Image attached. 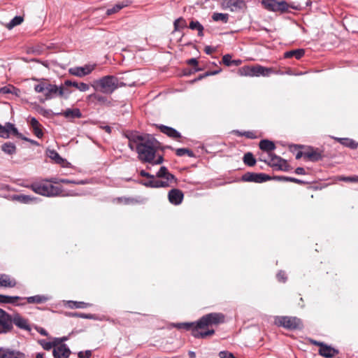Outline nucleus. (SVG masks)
<instances>
[{"label": "nucleus", "instance_id": "1", "mask_svg": "<svg viewBox=\"0 0 358 358\" xmlns=\"http://www.w3.org/2000/svg\"><path fill=\"white\" fill-rule=\"evenodd\" d=\"M224 322V315L220 313H212L201 317L196 323H178L175 326L178 329L192 330V334L197 338H204L215 334L214 329L209 328Z\"/></svg>", "mask_w": 358, "mask_h": 358}, {"label": "nucleus", "instance_id": "2", "mask_svg": "<svg viewBox=\"0 0 358 358\" xmlns=\"http://www.w3.org/2000/svg\"><path fill=\"white\" fill-rule=\"evenodd\" d=\"M132 140L136 143V151L140 161L151 164H160L163 162L164 159L161 155L155 160L158 141L154 137L150 135L136 136Z\"/></svg>", "mask_w": 358, "mask_h": 358}, {"label": "nucleus", "instance_id": "3", "mask_svg": "<svg viewBox=\"0 0 358 358\" xmlns=\"http://www.w3.org/2000/svg\"><path fill=\"white\" fill-rule=\"evenodd\" d=\"M131 86L132 84H127L113 76H106L94 82L93 87L96 90H99L104 94H112L116 89L123 86Z\"/></svg>", "mask_w": 358, "mask_h": 358}, {"label": "nucleus", "instance_id": "4", "mask_svg": "<svg viewBox=\"0 0 358 358\" xmlns=\"http://www.w3.org/2000/svg\"><path fill=\"white\" fill-rule=\"evenodd\" d=\"M28 187L31 188L35 193L48 197L69 195V194H63L62 187L55 186L46 180L34 182L30 186H28Z\"/></svg>", "mask_w": 358, "mask_h": 358}, {"label": "nucleus", "instance_id": "5", "mask_svg": "<svg viewBox=\"0 0 358 358\" xmlns=\"http://www.w3.org/2000/svg\"><path fill=\"white\" fill-rule=\"evenodd\" d=\"M156 176L157 178H160V180H154L153 178L145 182L144 185L155 188L167 187L176 182L175 176L169 173L167 168L165 166H162Z\"/></svg>", "mask_w": 358, "mask_h": 358}, {"label": "nucleus", "instance_id": "6", "mask_svg": "<svg viewBox=\"0 0 358 358\" xmlns=\"http://www.w3.org/2000/svg\"><path fill=\"white\" fill-rule=\"evenodd\" d=\"M273 72V69L265 67L259 64L254 66H244L238 69V73L241 76L259 77L269 76Z\"/></svg>", "mask_w": 358, "mask_h": 358}, {"label": "nucleus", "instance_id": "7", "mask_svg": "<svg viewBox=\"0 0 358 358\" xmlns=\"http://www.w3.org/2000/svg\"><path fill=\"white\" fill-rule=\"evenodd\" d=\"M262 5L265 9L272 12L285 13L289 10V8L299 10V6H294L293 4H288L285 1H277L275 0H262Z\"/></svg>", "mask_w": 358, "mask_h": 358}, {"label": "nucleus", "instance_id": "8", "mask_svg": "<svg viewBox=\"0 0 358 358\" xmlns=\"http://www.w3.org/2000/svg\"><path fill=\"white\" fill-rule=\"evenodd\" d=\"M278 326L287 329H296L301 327V321L296 317L279 316L275 320Z\"/></svg>", "mask_w": 358, "mask_h": 358}, {"label": "nucleus", "instance_id": "9", "mask_svg": "<svg viewBox=\"0 0 358 358\" xmlns=\"http://www.w3.org/2000/svg\"><path fill=\"white\" fill-rule=\"evenodd\" d=\"M94 68V64H86L84 66H75L70 68L69 72L73 76L82 78L91 73Z\"/></svg>", "mask_w": 358, "mask_h": 358}, {"label": "nucleus", "instance_id": "10", "mask_svg": "<svg viewBox=\"0 0 358 358\" xmlns=\"http://www.w3.org/2000/svg\"><path fill=\"white\" fill-rule=\"evenodd\" d=\"M270 176L265 173H256L248 172L242 176V180L245 182H263L270 180Z\"/></svg>", "mask_w": 358, "mask_h": 358}, {"label": "nucleus", "instance_id": "11", "mask_svg": "<svg viewBox=\"0 0 358 358\" xmlns=\"http://www.w3.org/2000/svg\"><path fill=\"white\" fill-rule=\"evenodd\" d=\"M11 136L22 138V134L19 133L15 125L12 123L7 122L4 126H1V138H8Z\"/></svg>", "mask_w": 358, "mask_h": 358}, {"label": "nucleus", "instance_id": "12", "mask_svg": "<svg viewBox=\"0 0 358 358\" xmlns=\"http://www.w3.org/2000/svg\"><path fill=\"white\" fill-rule=\"evenodd\" d=\"M269 160L268 165L272 167H276L280 170L285 171L287 166V161L280 157L275 155L273 153H268Z\"/></svg>", "mask_w": 358, "mask_h": 358}, {"label": "nucleus", "instance_id": "13", "mask_svg": "<svg viewBox=\"0 0 358 358\" xmlns=\"http://www.w3.org/2000/svg\"><path fill=\"white\" fill-rule=\"evenodd\" d=\"M57 95L61 96L64 95V88L59 87L56 85L47 84L44 93L45 99H51Z\"/></svg>", "mask_w": 358, "mask_h": 358}, {"label": "nucleus", "instance_id": "14", "mask_svg": "<svg viewBox=\"0 0 358 358\" xmlns=\"http://www.w3.org/2000/svg\"><path fill=\"white\" fill-rule=\"evenodd\" d=\"M71 350L66 344H59V341L57 342L52 351L55 358H69Z\"/></svg>", "mask_w": 358, "mask_h": 358}, {"label": "nucleus", "instance_id": "15", "mask_svg": "<svg viewBox=\"0 0 358 358\" xmlns=\"http://www.w3.org/2000/svg\"><path fill=\"white\" fill-rule=\"evenodd\" d=\"M314 343L320 347L319 350V354L324 357L331 358L338 353L337 350L322 343L315 341Z\"/></svg>", "mask_w": 358, "mask_h": 358}, {"label": "nucleus", "instance_id": "16", "mask_svg": "<svg viewBox=\"0 0 358 358\" xmlns=\"http://www.w3.org/2000/svg\"><path fill=\"white\" fill-rule=\"evenodd\" d=\"M13 317L1 309V333H6L13 329Z\"/></svg>", "mask_w": 358, "mask_h": 358}, {"label": "nucleus", "instance_id": "17", "mask_svg": "<svg viewBox=\"0 0 358 358\" xmlns=\"http://www.w3.org/2000/svg\"><path fill=\"white\" fill-rule=\"evenodd\" d=\"M184 194L182 192L178 189H172L169 192L168 198L171 203L173 205H179L183 200Z\"/></svg>", "mask_w": 358, "mask_h": 358}, {"label": "nucleus", "instance_id": "18", "mask_svg": "<svg viewBox=\"0 0 358 358\" xmlns=\"http://www.w3.org/2000/svg\"><path fill=\"white\" fill-rule=\"evenodd\" d=\"M161 132L167 135L169 137H171L173 139H178L181 137L180 134L175 129L165 126L163 124H159L157 126Z\"/></svg>", "mask_w": 358, "mask_h": 358}, {"label": "nucleus", "instance_id": "19", "mask_svg": "<svg viewBox=\"0 0 358 358\" xmlns=\"http://www.w3.org/2000/svg\"><path fill=\"white\" fill-rule=\"evenodd\" d=\"M13 323L21 329L31 331L28 320L22 317L19 314L13 315Z\"/></svg>", "mask_w": 358, "mask_h": 358}, {"label": "nucleus", "instance_id": "20", "mask_svg": "<svg viewBox=\"0 0 358 358\" xmlns=\"http://www.w3.org/2000/svg\"><path fill=\"white\" fill-rule=\"evenodd\" d=\"M24 353L13 350L1 348V358H24Z\"/></svg>", "mask_w": 358, "mask_h": 358}, {"label": "nucleus", "instance_id": "21", "mask_svg": "<svg viewBox=\"0 0 358 358\" xmlns=\"http://www.w3.org/2000/svg\"><path fill=\"white\" fill-rule=\"evenodd\" d=\"M223 7L229 8L231 11L237 8H241L243 6V0H223Z\"/></svg>", "mask_w": 358, "mask_h": 358}, {"label": "nucleus", "instance_id": "22", "mask_svg": "<svg viewBox=\"0 0 358 358\" xmlns=\"http://www.w3.org/2000/svg\"><path fill=\"white\" fill-rule=\"evenodd\" d=\"M64 83L66 86H73L80 92H86L90 89L89 85L85 83H77L76 81L67 80Z\"/></svg>", "mask_w": 358, "mask_h": 358}, {"label": "nucleus", "instance_id": "23", "mask_svg": "<svg viewBox=\"0 0 358 358\" xmlns=\"http://www.w3.org/2000/svg\"><path fill=\"white\" fill-rule=\"evenodd\" d=\"M259 146L262 150L268 153H271L270 152L275 148L274 143L268 140H262L259 142Z\"/></svg>", "mask_w": 358, "mask_h": 358}, {"label": "nucleus", "instance_id": "24", "mask_svg": "<svg viewBox=\"0 0 358 358\" xmlns=\"http://www.w3.org/2000/svg\"><path fill=\"white\" fill-rule=\"evenodd\" d=\"M63 115L66 118H80L82 117V113L78 108H69L66 109Z\"/></svg>", "mask_w": 358, "mask_h": 358}, {"label": "nucleus", "instance_id": "25", "mask_svg": "<svg viewBox=\"0 0 358 358\" xmlns=\"http://www.w3.org/2000/svg\"><path fill=\"white\" fill-rule=\"evenodd\" d=\"M305 54V50L303 49H296L290 51L285 52L284 53V57L285 58H290L294 57L296 59H301Z\"/></svg>", "mask_w": 358, "mask_h": 358}, {"label": "nucleus", "instance_id": "26", "mask_svg": "<svg viewBox=\"0 0 358 358\" xmlns=\"http://www.w3.org/2000/svg\"><path fill=\"white\" fill-rule=\"evenodd\" d=\"M16 285V281L6 274H1V287H13Z\"/></svg>", "mask_w": 358, "mask_h": 358}, {"label": "nucleus", "instance_id": "27", "mask_svg": "<svg viewBox=\"0 0 358 358\" xmlns=\"http://www.w3.org/2000/svg\"><path fill=\"white\" fill-rule=\"evenodd\" d=\"M16 146L14 143L11 142L5 143L1 145V150H3L6 154L9 155H13L16 153Z\"/></svg>", "mask_w": 358, "mask_h": 358}, {"label": "nucleus", "instance_id": "28", "mask_svg": "<svg viewBox=\"0 0 358 358\" xmlns=\"http://www.w3.org/2000/svg\"><path fill=\"white\" fill-rule=\"evenodd\" d=\"M20 90L12 85H8L1 87V94H10L12 95L19 96Z\"/></svg>", "mask_w": 358, "mask_h": 358}, {"label": "nucleus", "instance_id": "29", "mask_svg": "<svg viewBox=\"0 0 358 358\" xmlns=\"http://www.w3.org/2000/svg\"><path fill=\"white\" fill-rule=\"evenodd\" d=\"M48 300V298L43 295H36L27 298L29 303H42Z\"/></svg>", "mask_w": 358, "mask_h": 358}, {"label": "nucleus", "instance_id": "30", "mask_svg": "<svg viewBox=\"0 0 358 358\" xmlns=\"http://www.w3.org/2000/svg\"><path fill=\"white\" fill-rule=\"evenodd\" d=\"M338 141L343 145L348 147L352 149H356L358 146V143H356L354 140L348 138H338Z\"/></svg>", "mask_w": 358, "mask_h": 358}, {"label": "nucleus", "instance_id": "31", "mask_svg": "<svg viewBox=\"0 0 358 358\" xmlns=\"http://www.w3.org/2000/svg\"><path fill=\"white\" fill-rule=\"evenodd\" d=\"M212 19L215 21H222L224 23H227L229 20V15L227 13H214L212 15Z\"/></svg>", "mask_w": 358, "mask_h": 358}, {"label": "nucleus", "instance_id": "32", "mask_svg": "<svg viewBox=\"0 0 358 358\" xmlns=\"http://www.w3.org/2000/svg\"><path fill=\"white\" fill-rule=\"evenodd\" d=\"M243 162L249 166H253L256 164V159L251 152H247L243 156Z\"/></svg>", "mask_w": 358, "mask_h": 358}, {"label": "nucleus", "instance_id": "33", "mask_svg": "<svg viewBox=\"0 0 358 358\" xmlns=\"http://www.w3.org/2000/svg\"><path fill=\"white\" fill-rule=\"evenodd\" d=\"M304 157L312 161H318L322 158V155L315 150L305 152Z\"/></svg>", "mask_w": 358, "mask_h": 358}, {"label": "nucleus", "instance_id": "34", "mask_svg": "<svg viewBox=\"0 0 358 358\" xmlns=\"http://www.w3.org/2000/svg\"><path fill=\"white\" fill-rule=\"evenodd\" d=\"M233 133H234L236 135L238 136H245L246 138L250 139H254L257 138L256 133L252 131H240L238 130H234L233 131Z\"/></svg>", "mask_w": 358, "mask_h": 358}, {"label": "nucleus", "instance_id": "35", "mask_svg": "<svg viewBox=\"0 0 358 358\" xmlns=\"http://www.w3.org/2000/svg\"><path fill=\"white\" fill-rule=\"evenodd\" d=\"M174 31H179L180 29H183L187 27L186 20L182 17H179L174 21Z\"/></svg>", "mask_w": 358, "mask_h": 358}, {"label": "nucleus", "instance_id": "36", "mask_svg": "<svg viewBox=\"0 0 358 358\" xmlns=\"http://www.w3.org/2000/svg\"><path fill=\"white\" fill-rule=\"evenodd\" d=\"M20 299V296H10L1 294V303L15 304Z\"/></svg>", "mask_w": 358, "mask_h": 358}, {"label": "nucleus", "instance_id": "37", "mask_svg": "<svg viewBox=\"0 0 358 358\" xmlns=\"http://www.w3.org/2000/svg\"><path fill=\"white\" fill-rule=\"evenodd\" d=\"M23 21V17L21 16H15L10 22L6 24L8 29H12L14 27L20 24Z\"/></svg>", "mask_w": 358, "mask_h": 358}, {"label": "nucleus", "instance_id": "38", "mask_svg": "<svg viewBox=\"0 0 358 358\" xmlns=\"http://www.w3.org/2000/svg\"><path fill=\"white\" fill-rule=\"evenodd\" d=\"M13 199L18 201L20 203H28L33 200V198L28 195L19 194V195H15L13 196Z\"/></svg>", "mask_w": 358, "mask_h": 358}, {"label": "nucleus", "instance_id": "39", "mask_svg": "<svg viewBox=\"0 0 358 358\" xmlns=\"http://www.w3.org/2000/svg\"><path fill=\"white\" fill-rule=\"evenodd\" d=\"M127 6V3H117L113 8L108 9L106 11V13L108 15L114 14L115 13H117L122 8L126 7Z\"/></svg>", "mask_w": 358, "mask_h": 358}, {"label": "nucleus", "instance_id": "40", "mask_svg": "<svg viewBox=\"0 0 358 358\" xmlns=\"http://www.w3.org/2000/svg\"><path fill=\"white\" fill-rule=\"evenodd\" d=\"M57 339H56L54 342H48L45 340H41L39 341V343L43 347V348L45 350H50L52 348H54L56 345V343L57 342Z\"/></svg>", "mask_w": 358, "mask_h": 358}, {"label": "nucleus", "instance_id": "41", "mask_svg": "<svg viewBox=\"0 0 358 358\" xmlns=\"http://www.w3.org/2000/svg\"><path fill=\"white\" fill-rule=\"evenodd\" d=\"M338 180L344 182H358V176H338Z\"/></svg>", "mask_w": 358, "mask_h": 358}, {"label": "nucleus", "instance_id": "42", "mask_svg": "<svg viewBox=\"0 0 358 358\" xmlns=\"http://www.w3.org/2000/svg\"><path fill=\"white\" fill-rule=\"evenodd\" d=\"M176 154L179 156H183L185 155H187L189 157L193 156V152L192 150L187 148H178L176 150Z\"/></svg>", "mask_w": 358, "mask_h": 358}, {"label": "nucleus", "instance_id": "43", "mask_svg": "<svg viewBox=\"0 0 358 358\" xmlns=\"http://www.w3.org/2000/svg\"><path fill=\"white\" fill-rule=\"evenodd\" d=\"M203 25L199 21L192 20L189 24V28L192 30L201 31Z\"/></svg>", "mask_w": 358, "mask_h": 358}, {"label": "nucleus", "instance_id": "44", "mask_svg": "<svg viewBox=\"0 0 358 358\" xmlns=\"http://www.w3.org/2000/svg\"><path fill=\"white\" fill-rule=\"evenodd\" d=\"M49 157L54 159L57 163H60L62 161V158L59 155L55 150H51L49 152Z\"/></svg>", "mask_w": 358, "mask_h": 358}, {"label": "nucleus", "instance_id": "45", "mask_svg": "<svg viewBox=\"0 0 358 358\" xmlns=\"http://www.w3.org/2000/svg\"><path fill=\"white\" fill-rule=\"evenodd\" d=\"M47 83H39L38 85H36L34 87V90L38 93H45V87H46Z\"/></svg>", "mask_w": 358, "mask_h": 358}, {"label": "nucleus", "instance_id": "46", "mask_svg": "<svg viewBox=\"0 0 358 358\" xmlns=\"http://www.w3.org/2000/svg\"><path fill=\"white\" fill-rule=\"evenodd\" d=\"M233 60L231 59V56L230 55H225L222 57V62L227 66L232 65Z\"/></svg>", "mask_w": 358, "mask_h": 358}, {"label": "nucleus", "instance_id": "47", "mask_svg": "<svg viewBox=\"0 0 358 358\" xmlns=\"http://www.w3.org/2000/svg\"><path fill=\"white\" fill-rule=\"evenodd\" d=\"M72 303H73V306H72L71 308H85L90 306L88 303L80 301H73Z\"/></svg>", "mask_w": 358, "mask_h": 358}, {"label": "nucleus", "instance_id": "48", "mask_svg": "<svg viewBox=\"0 0 358 358\" xmlns=\"http://www.w3.org/2000/svg\"><path fill=\"white\" fill-rule=\"evenodd\" d=\"M59 182H60V183L76 184V185H80V184H84L85 183L83 180H81V181H75V180H69V179H65V178L59 179Z\"/></svg>", "mask_w": 358, "mask_h": 358}, {"label": "nucleus", "instance_id": "49", "mask_svg": "<svg viewBox=\"0 0 358 358\" xmlns=\"http://www.w3.org/2000/svg\"><path fill=\"white\" fill-rule=\"evenodd\" d=\"M88 98L89 99L94 98L96 100H97L99 102H105L106 101V99L104 96L97 94H92L88 96Z\"/></svg>", "mask_w": 358, "mask_h": 358}, {"label": "nucleus", "instance_id": "50", "mask_svg": "<svg viewBox=\"0 0 358 358\" xmlns=\"http://www.w3.org/2000/svg\"><path fill=\"white\" fill-rule=\"evenodd\" d=\"M92 356L91 350H86L85 352H80L78 353L79 358H90Z\"/></svg>", "mask_w": 358, "mask_h": 358}, {"label": "nucleus", "instance_id": "51", "mask_svg": "<svg viewBox=\"0 0 358 358\" xmlns=\"http://www.w3.org/2000/svg\"><path fill=\"white\" fill-rule=\"evenodd\" d=\"M281 179L283 180H285V181L294 182L298 183V184L303 183V182L302 180L297 179V178H291V177H282V178H281Z\"/></svg>", "mask_w": 358, "mask_h": 358}, {"label": "nucleus", "instance_id": "52", "mask_svg": "<svg viewBox=\"0 0 358 358\" xmlns=\"http://www.w3.org/2000/svg\"><path fill=\"white\" fill-rule=\"evenodd\" d=\"M33 131L34 134L39 138H41L43 135L42 130L40 129V126L34 127Z\"/></svg>", "mask_w": 358, "mask_h": 358}, {"label": "nucleus", "instance_id": "53", "mask_svg": "<svg viewBox=\"0 0 358 358\" xmlns=\"http://www.w3.org/2000/svg\"><path fill=\"white\" fill-rule=\"evenodd\" d=\"M139 136V135H138V134H132L130 137H129V148H130L131 150H134V149H135V150H136V143L134 142V141L132 140V138H133L134 136Z\"/></svg>", "mask_w": 358, "mask_h": 358}, {"label": "nucleus", "instance_id": "54", "mask_svg": "<svg viewBox=\"0 0 358 358\" xmlns=\"http://www.w3.org/2000/svg\"><path fill=\"white\" fill-rule=\"evenodd\" d=\"M277 278L279 281L285 282L287 279L285 272L282 271L278 272L277 274Z\"/></svg>", "mask_w": 358, "mask_h": 358}, {"label": "nucleus", "instance_id": "55", "mask_svg": "<svg viewBox=\"0 0 358 358\" xmlns=\"http://www.w3.org/2000/svg\"><path fill=\"white\" fill-rule=\"evenodd\" d=\"M116 200L118 201V202H123L125 204H128L130 203V201H131L133 199H129V198H126V197H118L116 199Z\"/></svg>", "mask_w": 358, "mask_h": 358}, {"label": "nucleus", "instance_id": "56", "mask_svg": "<svg viewBox=\"0 0 358 358\" xmlns=\"http://www.w3.org/2000/svg\"><path fill=\"white\" fill-rule=\"evenodd\" d=\"M140 175L141 176H143V177H146V178H151V179L154 178V176L153 175L150 174L149 173L146 172L144 170H141L140 171Z\"/></svg>", "mask_w": 358, "mask_h": 358}, {"label": "nucleus", "instance_id": "57", "mask_svg": "<svg viewBox=\"0 0 358 358\" xmlns=\"http://www.w3.org/2000/svg\"><path fill=\"white\" fill-rule=\"evenodd\" d=\"M30 124L32 127V129L34 127H38V126H40V124L38 122V121L35 118V117H32L30 120Z\"/></svg>", "mask_w": 358, "mask_h": 358}, {"label": "nucleus", "instance_id": "58", "mask_svg": "<svg viewBox=\"0 0 358 358\" xmlns=\"http://www.w3.org/2000/svg\"><path fill=\"white\" fill-rule=\"evenodd\" d=\"M36 330L42 336H47L48 335L47 331L42 327H37Z\"/></svg>", "mask_w": 358, "mask_h": 358}, {"label": "nucleus", "instance_id": "59", "mask_svg": "<svg viewBox=\"0 0 358 358\" xmlns=\"http://www.w3.org/2000/svg\"><path fill=\"white\" fill-rule=\"evenodd\" d=\"M295 173L298 175H304L306 173V171L303 168L298 167L295 169Z\"/></svg>", "mask_w": 358, "mask_h": 358}, {"label": "nucleus", "instance_id": "60", "mask_svg": "<svg viewBox=\"0 0 358 358\" xmlns=\"http://www.w3.org/2000/svg\"><path fill=\"white\" fill-rule=\"evenodd\" d=\"M77 315L81 318L92 319V315L91 314L79 313Z\"/></svg>", "mask_w": 358, "mask_h": 358}, {"label": "nucleus", "instance_id": "61", "mask_svg": "<svg viewBox=\"0 0 358 358\" xmlns=\"http://www.w3.org/2000/svg\"><path fill=\"white\" fill-rule=\"evenodd\" d=\"M187 64L189 65L196 66L198 64V62H197L196 59L192 58L187 61Z\"/></svg>", "mask_w": 358, "mask_h": 358}, {"label": "nucleus", "instance_id": "62", "mask_svg": "<svg viewBox=\"0 0 358 358\" xmlns=\"http://www.w3.org/2000/svg\"><path fill=\"white\" fill-rule=\"evenodd\" d=\"M46 181H48V182H49L50 184H52V183H55V184L60 183L59 179H58L57 178H51L50 179L47 180Z\"/></svg>", "mask_w": 358, "mask_h": 358}, {"label": "nucleus", "instance_id": "63", "mask_svg": "<svg viewBox=\"0 0 358 358\" xmlns=\"http://www.w3.org/2000/svg\"><path fill=\"white\" fill-rule=\"evenodd\" d=\"M204 51L207 55H210L214 51V49L210 46H206Z\"/></svg>", "mask_w": 358, "mask_h": 358}, {"label": "nucleus", "instance_id": "64", "mask_svg": "<svg viewBox=\"0 0 358 358\" xmlns=\"http://www.w3.org/2000/svg\"><path fill=\"white\" fill-rule=\"evenodd\" d=\"M21 138V139H23V140H24V141H26L30 142L31 144H34V145H38V143H37V142H36V141H34V140H31V139H29V138H26V137H24V136H22V138Z\"/></svg>", "mask_w": 358, "mask_h": 358}]
</instances>
